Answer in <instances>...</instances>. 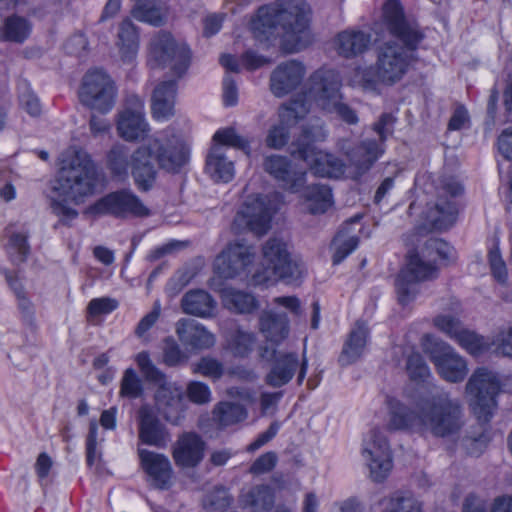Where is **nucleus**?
I'll return each instance as SVG.
<instances>
[{
    "mask_svg": "<svg viewBox=\"0 0 512 512\" xmlns=\"http://www.w3.org/2000/svg\"><path fill=\"white\" fill-rule=\"evenodd\" d=\"M341 86L340 75L334 70L322 74V111L335 114L349 125L358 123L359 118L354 109L341 102L339 93Z\"/></svg>",
    "mask_w": 512,
    "mask_h": 512,
    "instance_id": "nucleus-17",
    "label": "nucleus"
},
{
    "mask_svg": "<svg viewBox=\"0 0 512 512\" xmlns=\"http://www.w3.org/2000/svg\"><path fill=\"white\" fill-rule=\"evenodd\" d=\"M144 391V384L140 376L133 368H127L123 372L120 381V396L129 400H135L143 397Z\"/></svg>",
    "mask_w": 512,
    "mask_h": 512,
    "instance_id": "nucleus-45",
    "label": "nucleus"
},
{
    "mask_svg": "<svg viewBox=\"0 0 512 512\" xmlns=\"http://www.w3.org/2000/svg\"><path fill=\"white\" fill-rule=\"evenodd\" d=\"M25 85L27 87V91L19 94V102L30 116L38 117L42 112L40 100L30 89L29 84L25 83Z\"/></svg>",
    "mask_w": 512,
    "mask_h": 512,
    "instance_id": "nucleus-63",
    "label": "nucleus"
},
{
    "mask_svg": "<svg viewBox=\"0 0 512 512\" xmlns=\"http://www.w3.org/2000/svg\"><path fill=\"white\" fill-rule=\"evenodd\" d=\"M152 384L156 386L155 402L165 413L183 411L184 393L180 386L169 381L166 374H164V379L156 380Z\"/></svg>",
    "mask_w": 512,
    "mask_h": 512,
    "instance_id": "nucleus-30",
    "label": "nucleus"
},
{
    "mask_svg": "<svg viewBox=\"0 0 512 512\" xmlns=\"http://www.w3.org/2000/svg\"><path fill=\"white\" fill-rule=\"evenodd\" d=\"M149 56L151 68H169L180 78L190 67L192 52L187 44L178 43L170 32L161 30L151 39Z\"/></svg>",
    "mask_w": 512,
    "mask_h": 512,
    "instance_id": "nucleus-8",
    "label": "nucleus"
},
{
    "mask_svg": "<svg viewBox=\"0 0 512 512\" xmlns=\"http://www.w3.org/2000/svg\"><path fill=\"white\" fill-rule=\"evenodd\" d=\"M385 147L376 139H364L345 150L349 162V173L353 180H360L384 154Z\"/></svg>",
    "mask_w": 512,
    "mask_h": 512,
    "instance_id": "nucleus-19",
    "label": "nucleus"
},
{
    "mask_svg": "<svg viewBox=\"0 0 512 512\" xmlns=\"http://www.w3.org/2000/svg\"><path fill=\"white\" fill-rule=\"evenodd\" d=\"M84 214L91 217L111 216L116 219L143 218L149 208L130 189L111 191L88 205Z\"/></svg>",
    "mask_w": 512,
    "mask_h": 512,
    "instance_id": "nucleus-9",
    "label": "nucleus"
},
{
    "mask_svg": "<svg viewBox=\"0 0 512 512\" xmlns=\"http://www.w3.org/2000/svg\"><path fill=\"white\" fill-rule=\"evenodd\" d=\"M358 244L359 238L356 235L349 234L346 229L340 230L334 237L331 244L333 249V264H340L358 247Z\"/></svg>",
    "mask_w": 512,
    "mask_h": 512,
    "instance_id": "nucleus-42",
    "label": "nucleus"
},
{
    "mask_svg": "<svg viewBox=\"0 0 512 512\" xmlns=\"http://www.w3.org/2000/svg\"><path fill=\"white\" fill-rule=\"evenodd\" d=\"M263 165L265 171L291 193L299 192L306 183V172L295 169L286 156L269 155Z\"/></svg>",
    "mask_w": 512,
    "mask_h": 512,
    "instance_id": "nucleus-21",
    "label": "nucleus"
},
{
    "mask_svg": "<svg viewBox=\"0 0 512 512\" xmlns=\"http://www.w3.org/2000/svg\"><path fill=\"white\" fill-rule=\"evenodd\" d=\"M117 45L123 62L130 63L135 60L139 50V29L129 17L119 24Z\"/></svg>",
    "mask_w": 512,
    "mask_h": 512,
    "instance_id": "nucleus-36",
    "label": "nucleus"
},
{
    "mask_svg": "<svg viewBox=\"0 0 512 512\" xmlns=\"http://www.w3.org/2000/svg\"><path fill=\"white\" fill-rule=\"evenodd\" d=\"M212 147L227 146L237 148L250 154L251 144L250 141L239 135L234 127H225L218 129L212 137Z\"/></svg>",
    "mask_w": 512,
    "mask_h": 512,
    "instance_id": "nucleus-41",
    "label": "nucleus"
},
{
    "mask_svg": "<svg viewBox=\"0 0 512 512\" xmlns=\"http://www.w3.org/2000/svg\"><path fill=\"white\" fill-rule=\"evenodd\" d=\"M319 91L313 87L308 90H302L297 93L288 103L282 105V108L289 113L295 121L302 120L310 112L313 102L317 101Z\"/></svg>",
    "mask_w": 512,
    "mask_h": 512,
    "instance_id": "nucleus-39",
    "label": "nucleus"
},
{
    "mask_svg": "<svg viewBox=\"0 0 512 512\" xmlns=\"http://www.w3.org/2000/svg\"><path fill=\"white\" fill-rule=\"evenodd\" d=\"M382 24L402 45L393 40L380 45L375 65L364 71L363 80L368 84L391 86L402 80L416 60L415 51L424 35L416 22L405 17L398 0H387L384 3Z\"/></svg>",
    "mask_w": 512,
    "mask_h": 512,
    "instance_id": "nucleus-2",
    "label": "nucleus"
},
{
    "mask_svg": "<svg viewBox=\"0 0 512 512\" xmlns=\"http://www.w3.org/2000/svg\"><path fill=\"white\" fill-rule=\"evenodd\" d=\"M362 457L373 482L381 483L387 479L393 468L392 452L384 432L371 429L363 439Z\"/></svg>",
    "mask_w": 512,
    "mask_h": 512,
    "instance_id": "nucleus-14",
    "label": "nucleus"
},
{
    "mask_svg": "<svg viewBox=\"0 0 512 512\" xmlns=\"http://www.w3.org/2000/svg\"><path fill=\"white\" fill-rule=\"evenodd\" d=\"M207 444L196 432H183L172 446L171 454L179 468H196L205 457Z\"/></svg>",
    "mask_w": 512,
    "mask_h": 512,
    "instance_id": "nucleus-20",
    "label": "nucleus"
},
{
    "mask_svg": "<svg viewBox=\"0 0 512 512\" xmlns=\"http://www.w3.org/2000/svg\"><path fill=\"white\" fill-rule=\"evenodd\" d=\"M189 161L186 147L169 148L158 138L142 144L132 152L124 144H114L106 153V168L114 180L124 182L133 178L136 189L141 193L150 192L158 180V167L179 173Z\"/></svg>",
    "mask_w": 512,
    "mask_h": 512,
    "instance_id": "nucleus-1",
    "label": "nucleus"
},
{
    "mask_svg": "<svg viewBox=\"0 0 512 512\" xmlns=\"http://www.w3.org/2000/svg\"><path fill=\"white\" fill-rule=\"evenodd\" d=\"M422 349L445 381L459 383L467 376L466 360L448 343L431 334H425L422 337Z\"/></svg>",
    "mask_w": 512,
    "mask_h": 512,
    "instance_id": "nucleus-12",
    "label": "nucleus"
},
{
    "mask_svg": "<svg viewBox=\"0 0 512 512\" xmlns=\"http://www.w3.org/2000/svg\"><path fill=\"white\" fill-rule=\"evenodd\" d=\"M438 270L431 259L421 253H412L408 257L406 267L401 270L396 279V293L401 305L414 301L419 293V283L433 280Z\"/></svg>",
    "mask_w": 512,
    "mask_h": 512,
    "instance_id": "nucleus-13",
    "label": "nucleus"
},
{
    "mask_svg": "<svg viewBox=\"0 0 512 512\" xmlns=\"http://www.w3.org/2000/svg\"><path fill=\"white\" fill-rule=\"evenodd\" d=\"M178 83L175 79L157 84L151 97V114L155 121L164 122L175 114Z\"/></svg>",
    "mask_w": 512,
    "mask_h": 512,
    "instance_id": "nucleus-23",
    "label": "nucleus"
},
{
    "mask_svg": "<svg viewBox=\"0 0 512 512\" xmlns=\"http://www.w3.org/2000/svg\"><path fill=\"white\" fill-rule=\"evenodd\" d=\"M89 42L83 32L74 33L65 42V50L68 54L82 57L88 51Z\"/></svg>",
    "mask_w": 512,
    "mask_h": 512,
    "instance_id": "nucleus-64",
    "label": "nucleus"
},
{
    "mask_svg": "<svg viewBox=\"0 0 512 512\" xmlns=\"http://www.w3.org/2000/svg\"><path fill=\"white\" fill-rule=\"evenodd\" d=\"M192 373L218 380L224 375V365L216 358L203 356L193 364Z\"/></svg>",
    "mask_w": 512,
    "mask_h": 512,
    "instance_id": "nucleus-48",
    "label": "nucleus"
},
{
    "mask_svg": "<svg viewBox=\"0 0 512 512\" xmlns=\"http://www.w3.org/2000/svg\"><path fill=\"white\" fill-rule=\"evenodd\" d=\"M176 334L181 343L192 350L209 349L215 344L214 335L195 320L180 319L176 323Z\"/></svg>",
    "mask_w": 512,
    "mask_h": 512,
    "instance_id": "nucleus-27",
    "label": "nucleus"
},
{
    "mask_svg": "<svg viewBox=\"0 0 512 512\" xmlns=\"http://www.w3.org/2000/svg\"><path fill=\"white\" fill-rule=\"evenodd\" d=\"M290 134L286 127L281 125L272 126L266 136V145L272 149H281L289 141Z\"/></svg>",
    "mask_w": 512,
    "mask_h": 512,
    "instance_id": "nucleus-62",
    "label": "nucleus"
},
{
    "mask_svg": "<svg viewBox=\"0 0 512 512\" xmlns=\"http://www.w3.org/2000/svg\"><path fill=\"white\" fill-rule=\"evenodd\" d=\"M33 25L26 17L12 14L0 26V41L23 44L31 35Z\"/></svg>",
    "mask_w": 512,
    "mask_h": 512,
    "instance_id": "nucleus-37",
    "label": "nucleus"
},
{
    "mask_svg": "<svg viewBox=\"0 0 512 512\" xmlns=\"http://www.w3.org/2000/svg\"><path fill=\"white\" fill-rule=\"evenodd\" d=\"M296 146L291 150V155L311 165L313 174L320 175V150L316 147L313 135L309 129L302 131L301 137L292 144Z\"/></svg>",
    "mask_w": 512,
    "mask_h": 512,
    "instance_id": "nucleus-38",
    "label": "nucleus"
},
{
    "mask_svg": "<svg viewBox=\"0 0 512 512\" xmlns=\"http://www.w3.org/2000/svg\"><path fill=\"white\" fill-rule=\"evenodd\" d=\"M248 417L247 408L236 402L220 401L212 410V419L219 430L240 424Z\"/></svg>",
    "mask_w": 512,
    "mask_h": 512,
    "instance_id": "nucleus-35",
    "label": "nucleus"
},
{
    "mask_svg": "<svg viewBox=\"0 0 512 512\" xmlns=\"http://www.w3.org/2000/svg\"><path fill=\"white\" fill-rule=\"evenodd\" d=\"M116 128L118 135L128 142L144 140L150 127L142 110L125 109L118 114Z\"/></svg>",
    "mask_w": 512,
    "mask_h": 512,
    "instance_id": "nucleus-28",
    "label": "nucleus"
},
{
    "mask_svg": "<svg viewBox=\"0 0 512 512\" xmlns=\"http://www.w3.org/2000/svg\"><path fill=\"white\" fill-rule=\"evenodd\" d=\"M205 172L216 183H229L235 177V165L222 147H211L206 156Z\"/></svg>",
    "mask_w": 512,
    "mask_h": 512,
    "instance_id": "nucleus-32",
    "label": "nucleus"
},
{
    "mask_svg": "<svg viewBox=\"0 0 512 512\" xmlns=\"http://www.w3.org/2000/svg\"><path fill=\"white\" fill-rule=\"evenodd\" d=\"M215 291L218 292L223 306L232 313L250 315L260 307L258 298L251 292L231 286L215 289Z\"/></svg>",
    "mask_w": 512,
    "mask_h": 512,
    "instance_id": "nucleus-29",
    "label": "nucleus"
},
{
    "mask_svg": "<svg viewBox=\"0 0 512 512\" xmlns=\"http://www.w3.org/2000/svg\"><path fill=\"white\" fill-rule=\"evenodd\" d=\"M422 252L435 264L436 259L450 260L453 257V248L444 240L431 238L426 241Z\"/></svg>",
    "mask_w": 512,
    "mask_h": 512,
    "instance_id": "nucleus-49",
    "label": "nucleus"
},
{
    "mask_svg": "<svg viewBox=\"0 0 512 512\" xmlns=\"http://www.w3.org/2000/svg\"><path fill=\"white\" fill-rule=\"evenodd\" d=\"M136 363L148 382L153 383L156 380L164 379L165 373L155 366L148 352L142 351L138 353Z\"/></svg>",
    "mask_w": 512,
    "mask_h": 512,
    "instance_id": "nucleus-55",
    "label": "nucleus"
},
{
    "mask_svg": "<svg viewBox=\"0 0 512 512\" xmlns=\"http://www.w3.org/2000/svg\"><path fill=\"white\" fill-rule=\"evenodd\" d=\"M371 44V35L361 30H345L336 36L334 46L344 58H353L363 54Z\"/></svg>",
    "mask_w": 512,
    "mask_h": 512,
    "instance_id": "nucleus-31",
    "label": "nucleus"
},
{
    "mask_svg": "<svg viewBox=\"0 0 512 512\" xmlns=\"http://www.w3.org/2000/svg\"><path fill=\"white\" fill-rule=\"evenodd\" d=\"M278 462L277 454L274 451H268L261 454L250 466V473L261 475L272 471Z\"/></svg>",
    "mask_w": 512,
    "mask_h": 512,
    "instance_id": "nucleus-60",
    "label": "nucleus"
},
{
    "mask_svg": "<svg viewBox=\"0 0 512 512\" xmlns=\"http://www.w3.org/2000/svg\"><path fill=\"white\" fill-rule=\"evenodd\" d=\"M462 192L461 183L454 177L438 179L422 211L425 227L437 231L449 229L455 223L458 213L455 198Z\"/></svg>",
    "mask_w": 512,
    "mask_h": 512,
    "instance_id": "nucleus-5",
    "label": "nucleus"
},
{
    "mask_svg": "<svg viewBox=\"0 0 512 512\" xmlns=\"http://www.w3.org/2000/svg\"><path fill=\"white\" fill-rule=\"evenodd\" d=\"M188 354L184 352L172 336L163 339L162 362L168 367H179L188 361Z\"/></svg>",
    "mask_w": 512,
    "mask_h": 512,
    "instance_id": "nucleus-46",
    "label": "nucleus"
},
{
    "mask_svg": "<svg viewBox=\"0 0 512 512\" xmlns=\"http://www.w3.org/2000/svg\"><path fill=\"white\" fill-rule=\"evenodd\" d=\"M469 405L481 422H488L496 409L495 397L500 391V382L495 373L486 368H477L470 376L466 387Z\"/></svg>",
    "mask_w": 512,
    "mask_h": 512,
    "instance_id": "nucleus-11",
    "label": "nucleus"
},
{
    "mask_svg": "<svg viewBox=\"0 0 512 512\" xmlns=\"http://www.w3.org/2000/svg\"><path fill=\"white\" fill-rule=\"evenodd\" d=\"M299 367L298 355L293 352H278L272 350V365L265 376L267 385L280 388L288 384Z\"/></svg>",
    "mask_w": 512,
    "mask_h": 512,
    "instance_id": "nucleus-25",
    "label": "nucleus"
},
{
    "mask_svg": "<svg viewBox=\"0 0 512 512\" xmlns=\"http://www.w3.org/2000/svg\"><path fill=\"white\" fill-rule=\"evenodd\" d=\"M254 260L252 245L245 240L229 242L215 259V273L223 279H234L248 273Z\"/></svg>",
    "mask_w": 512,
    "mask_h": 512,
    "instance_id": "nucleus-16",
    "label": "nucleus"
},
{
    "mask_svg": "<svg viewBox=\"0 0 512 512\" xmlns=\"http://www.w3.org/2000/svg\"><path fill=\"white\" fill-rule=\"evenodd\" d=\"M181 307L186 314L208 318L214 315L216 301L207 291L195 289L184 294L181 300Z\"/></svg>",
    "mask_w": 512,
    "mask_h": 512,
    "instance_id": "nucleus-34",
    "label": "nucleus"
},
{
    "mask_svg": "<svg viewBox=\"0 0 512 512\" xmlns=\"http://www.w3.org/2000/svg\"><path fill=\"white\" fill-rule=\"evenodd\" d=\"M256 337L252 332L238 329L230 341V348L235 356L245 358L253 351Z\"/></svg>",
    "mask_w": 512,
    "mask_h": 512,
    "instance_id": "nucleus-47",
    "label": "nucleus"
},
{
    "mask_svg": "<svg viewBox=\"0 0 512 512\" xmlns=\"http://www.w3.org/2000/svg\"><path fill=\"white\" fill-rule=\"evenodd\" d=\"M455 342L469 354L479 356L487 352L492 342L489 339L464 327Z\"/></svg>",
    "mask_w": 512,
    "mask_h": 512,
    "instance_id": "nucleus-43",
    "label": "nucleus"
},
{
    "mask_svg": "<svg viewBox=\"0 0 512 512\" xmlns=\"http://www.w3.org/2000/svg\"><path fill=\"white\" fill-rule=\"evenodd\" d=\"M345 171V163L331 153H322V177L340 178Z\"/></svg>",
    "mask_w": 512,
    "mask_h": 512,
    "instance_id": "nucleus-59",
    "label": "nucleus"
},
{
    "mask_svg": "<svg viewBox=\"0 0 512 512\" xmlns=\"http://www.w3.org/2000/svg\"><path fill=\"white\" fill-rule=\"evenodd\" d=\"M138 436L141 443L149 446L164 447L168 432L155 412L149 407L138 411Z\"/></svg>",
    "mask_w": 512,
    "mask_h": 512,
    "instance_id": "nucleus-26",
    "label": "nucleus"
},
{
    "mask_svg": "<svg viewBox=\"0 0 512 512\" xmlns=\"http://www.w3.org/2000/svg\"><path fill=\"white\" fill-rule=\"evenodd\" d=\"M186 396L192 403L202 405L211 400V390L206 383L193 380L187 384Z\"/></svg>",
    "mask_w": 512,
    "mask_h": 512,
    "instance_id": "nucleus-57",
    "label": "nucleus"
},
{
    "mask_svg": "<svg viewBox=\"0 0 512 512\" xmlns=\"http://www.w3.org/2000/svg\"><path fill=\"white\" fill-rule=\"evenodd\" d=\"M50 206L53 214L58 217L54 229H57L59 226L71 227L73 222L78 218V211L68 206L64 200L52 199Z\"/></svg>",
    "mask_w": 512,
    "mask_h": 512,
    "instance_id": "nucleus-50",
    "label": "nucleus"
},
{
    "mask_svg": "<svg viewBox=\"0 0 512 512\" xmlns=\"http://www.w3.org/2000/svg\"><path fill=\"white\" fill-rule=\"evenodd\" d=\"M488 262L490 271L495 280L501 284H506L508 280V269L500 253L498 245H494L488 253Z\"/></svg>",
    "mask_w": 512,
    "mask_h": 512,
    "instance_id": "nucleus-53",
    "label": "nucleus"
},
{
    "mask_svg": "<svg viewBox=\"0 0 512 512\" xmlns=\"http://www.w3.org/2000/svg\"><path fill=\"white\" fill-rule=\"evenodd\" d=\"M118 306V301L110 297L93 298L87 306V314L91 317L107 315L115 311Z\"/></svg>",
    "mask_w": 512,
    "mask_h": 512,
    "instance_id": "nucleus-58",
    "label": "nucleus"
},
{
    "mask_svg": "<svg viewBox=\"0 0 512 512\" xmlns=\"http://www.w3.org/2000/svg\"><path fill=\"white\" fill-rule=\"evenodd\" d=\"M283 195L279 192L248 195L234 217V223L241 229L263 236L271 229L274 216L280 210Z\"/></svg>",
    "mask_w": 512,
    "mask_h": 512,
    "instance_id": "nucleus-7",
    "label": "nucleus"
},
{
    "mask_svg": "<svg viewBox=\"0 0 512 512\" xmlns=\"http://www.w3.org/2000/svg\"><path fill=\"white\" fill-rule=\"evenodd\" d=\"M306 67L297 60L278 64L270 74L269 89L277 98H283L296 91L303 83Z\"/></svg>",
    "mask_w": 512,
    "mask_h": 512,
    "instance_id": "nucleus-18",
    "label": "nucleus"
},
{
    "mask_svg": "<svg viewBox=\"0 0 512 512\" xmlns=\"http://www.w3.org/2000/svg\"><path fill=\"white\" fill-rule=\"evenodd\" d=\"M388 427L392 430L407 429L421 435L447 437L458 433L463 426V411L458 400L440 392L416 405V411L398 400H389Z\"/></svg>",
    "mask_w": 512,
    "mask_h": 512,
    "instance_id": "nucleus-4",
    "label": "nucleus"
},
{
    "mask_svg": "<svg viewBox=\"0 0 512 512\" xmlns=\"http://www.w3.org/2000/svg\"><path fill=\"white\" fill-rule=\"evenodd\" d=\"M117 87L103 68H90L84 74L78 89L80 103L91 109L107 114L116 102Z\"/></svg>",
    "mask_w": 512,
    "mask_h": 512,
    "instance_id": "nucleus-10",
    "label": "nucleus"
},
{
    "mask_svg": "<svg viewBox=\"0 0 512 512\" xmlns=\"http://www.w3.org/2000/svg\"><path fill=\"white\" fill-rule=\"evenodd\" d=\"M98 182L97 170L90 155L75 150L63 160L58 184L62 193L74 200L94 194Z\"/></svg>",
    "mask_w": 512,
    "mask_h": 512,
    "instance_id": "nucleus-6",
    "label": "nucleus"
},
{
    "mask_svg": "<svg viewBox=\"0 0 512 512\" xmlns=\"http://www.w3.org/2000/svg\"><path fill=\"white\" fill-rule=\"evenodd\" d=\"M140 466L153 485L160 490H167L172 484L173 468L169 458L147 449L138 451Z\"/></svg>",
    "mask_w": 512,
    "mask_h": 512,
    "instance_id": "nucleus-22",
    "label": "nucleus"
},
{
    "mask_svg": "<svg viewBox=\"0 0 512 512\" xmlns=\"http://www.w3.org/2000/svg\"><path fill=\"white\" fill-rule=\"evenodd\" d=\"M5 249L12 264L19 265L26 262L31 252L28 234L21 232L12 233L9 236Z\"/></svg>",
    "mask_w": 512,
    "mask_h": 512,
    "instance_id": "nucleus-40",
    "label": "nucleus"
},
{
    "mask_svg": "<svg viewBox=\"0 0 512 512\" xmlns=\"http://www.w3.org/2000/svg\"><path fill=\"white\" fill-rule=\"evenodd\" d=\"M433 323L438 330L454 341L464 329L460 320L451 315H438L434 318Z\"/></svg>",
    "mask_w": 512,
    "mask_h": 512,
    "instance_id": "nucleus-56",
    "label": "nucleus"
},
{
    "mask_svg": "<svg viewBox=\"0 0 512 512\" xmlns=\"http://www.w3.org/2000/svg\"><path fill=\"white\" fill-rule=\"evenodd\" d=\"M262 254L267 268L272 274L286 284H300L303 278L302 264L294 261L287 244L279 238H269L262 247Z\"/></svg>",
    "mask_w": 512,
    "mask_h": 512,
    "instance_id": "nucleus-15",
    "label": "nucleus"
},
{
    "mask_svg": "<svg viewBox=\"0 0 512 512\" xmlns=\"http://www.w3.org/2000/svg\"><path fill=\"white\" fill-rule=\"evenodd\" d=\"M406 369L410 378L416 382H424L431 375L428 365L418 352L409 355Z\"/></svg>",
    "mask_w": 512,
    "mask_h": 512,
    "instance_id": "nucleus-52",
    "label": "nucleus"
},
{
    "mask_svg": "<svg viewBox=\"0 0 512 512\" xmlns=\"http://www.w3.org/2000/svg\"><path fill=\"white\" fill-rule=\"evenodd\" d=\"M310 9L304 0L275 1L258 7L249 22L253 38L267 48L279 45L294 53L307 47L310 37Z\"/></svg>",
    "mask_w": 512,
    "mask_h": 512,
    "instance_id": "nucleus-3",
    "label": "nucleus"
},
{
    "mask_svg": "<svg viewBox=\"0 0 512 512\" xmlns=\"http://www.w3.org/2000/svg\"><path fill=\"white\" fill-rule=\"evenodd\" d=\"M388 512H422V504L412 495L395 494L385 509Z\"/></svg>",
    "mask_w": 512,
    "mask_h": 512,
    "instance_id": "nucleus-51",
    "label": "nucleus"
},
{
    "mask_svg": "<svg viewBox=\"0 0 512 512\" xmlns=\"http://www.w3.org/2000/svg\"><path fill=\"white\" fill-rule=\"evenodd\" d=\"M240 62L247 71H256L272 62L271 58L258 54L252 49L245 50L240 55Z\"/></svg>",
    "mask_w": 512,
    "mask_h": 512,
    "instance_id": "nucleus-61",
    "label": "nucleus"
},
{
    "mask_svg": "<svg viewBox=\"0 0 512 512\" xmlns=\"http://www.w3.org/2000/svg\"><path fill=\"white\" fill-rule=\"evenodd\" d=\"M258 328L268 343L279 346L289 337L290 319L285 312L265 309L259 315Z\"/></svg>",
    "mask_w": 512,
    "mask_h": 512,
    "instance_id": "nucleus-24",
    "label": "nucleus"
},
{
    "mask_svg": "<svg viewBox=\"0 0 512 512\" xmlns=\"http://www.w3.org/2000/svg\"><path fill=\"white\" fill-rule=\"evenodd\" d=\"M369 337V330L363 321H357L343 346L339 362L346 366L356 362L363 354Z\"/></svg>",
    "mask_w": 512,
    "mask_h": 512,
    "instance_id": "nucleus-33",
    "label": "nucleus"
},
{
    "mask_svg": "<svg viewBox=\"0 0 512 512\" xmlns=\"http://www.w3.org/2000/svg\"><path fill=\"white\" fill-rule=\"evenodd\" d=\"M396 123V117L391 113H382L378 120L371 126L372 131L378 135V143H381L385 147L387 139L393 135L394 127Z\"/></svg>",
    "mask_w": 512,
    "mask_h": 512,
    "instance_id": "nucleus-54",
    "label": "nucleus"
},
{
    "mask_svg": "<svg viewBox=\"0 0 512 512\" xmlns=\"http://www.w3.org/2000/svg\"><path fill=\"white\" fill-rule=\"evenodd\" d=\"M244 498L250 507L269 511L274 505L275 494L270 485L260 484L251 488Z\"/></svg>",
    "mask_w": 512,
    "mask_h": 512,
    "instance_id": "nucleus-44",
    "label": "nucleus"
}]
</instances>
